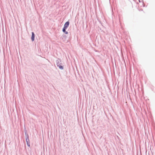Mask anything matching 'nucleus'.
Masks as SVG:
<instances>
[{
	"label": "nucleus",
	"mask_w": 155,
	"mask_h": 155,
	"mask_svg": "<svg viewBox=\"0 0 155 155\" xmlns=\"http://www.w3.org/2000/svg\"><path fill=\"white\" fill-rule=\"evenodd\" d=\"M56 62L57 66L61 70H63L64 69V67L63 66V64L62 63L61 60V59L58 58L56 60Z\"/></svg>",
	"instance_id": "f257e3e1"
},
{
	"label": "nucleus",
	"mask_w": 155,
	"mask_h": 155,
	"mask_svg": "<svg viewBox=\"0 0 155 155\" xmlns=\"http://www.w3.org/2000/svg\"><path fill=\"white\" fill-rule=\"evenodd\" d=\"M24 131H25V137H26V136H27H27H29L28 135L27 133V130H25Z\"/></svg>",
	"instance_id": "39448f33"
},
{
	"label": "nucleus",
	"mask_w": 155,
	"mask_h": 155,
	"mask_svg": "<svg viewBox=\"0 0 155 155\" xmlns=\"http://www.w3.org/2000/svg\"><path fill=\"white\" fill-rule=\"evenodd\" d=\"M26 141L27 143V145L29 147H30V140L29 138V136H26V137H25Z\"/></svg>",
	"instance_id": "f03ea898"
},
{
	"label": "nucleus",
	"mask_w": 155,
	"mask_h": 155,
	"mask_svg": "<svg viewBox=\"0 0 155 155\" xmlns=\"http://www.w3.org/2000/svg\"><path fill=\"white\" fill-rule=\"evenodd\" d=\"M76 68L77 70V66H76Z\"/></svg>",
	"instance_id": "1a4fd4ad"
},
{
	"label": "nucleus",
	"mask_w": 155,
	"mask_h": 155,
	"mask_svg": "<svg viewBox=\"0 0 155 155\" xmlns=\"http://www.w3.org/2000/svg\"><path fill=\"white\" fill-rule=\"evenodd\" d=\"M69 25V22L67 21L64 24V28H67Z\"/></svg>",
	"instance_id": "7ed1b4c3"
},
{
	"label": "nucleus",
	"mask_w": 155,
	"mask_h": 155,
	"mask_svg": "<svg viewBox=\"0 0 155 155\" xmlns=\"http://www.w3.org/2000/svg\"><path fill=\"white\" fill-rule=\"evenodd\" d=\"M35 35L34 32H32L31 33V40L33 41L35 40Z\"/></svg>",
	"instance_id": "20e7f679"
},
{
	"label": "nucleus",
	"mask_w": 155,
	"mask_h": 155,
	"mask_svg": "<svg viewBox=\"0 0 155 155\" xmlns=\"http://www.w3.org/2000/svg\"><path fill=\"white\" fill-rule=\"evenodd\" d=\"M66 28H63L62 29V31L64 33L66 31Z\"/></svg>",
	"instance_id": "423d86ee"
},
{
	"label": "nucleus",
	"mask_w": 155,
	"mask_h": 155,
	"mask_svg": "<svg viewBox=\"0 0 155 155\" xmlns=\"http://www.w3.org/2000/svg\"><path fill=\"white\" fill-rule=\"evenodd\" d=\"M64 33L66 34H67L68 33V32L67 31H66Z\"/></svg>",
	"instance_id": "0eeeda50"
},
{
	"label": "nucleus",
	"mask_w": 155,
	"mask_h": 155,
	"mask_svg": "<svg viewBox=\"0 0 155 155\" xmlns=\"http://www.w3.org/2000/svg\"><path fill=\"white\" fill-rule=\"evenodd\" d=\"M76 112H77V115L78 116V110H77Z\"/></svg>",
	"instance_id": "6e6552de"
}]
</instances>
